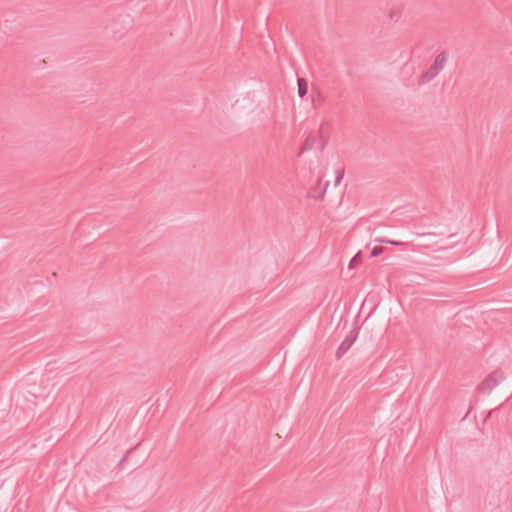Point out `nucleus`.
<instances>
[{
	"label": "nucleus",
	"mask_w": 512,
	"mask_h": 512,
	"mask_svg": "<svg viewBox=\"0 0 512 512\" xmlns=\"http://www.w3.org/2000/svg\"><path fill=\"white\" fill-rule=\"evenodd\" d=\"M307 93V83L304 79L298 78V94L300 97L305 96Z\"/></svg>",
	"instance_id": "nucleus-5"
},
{
	"label": "nucleus",
	"mask_w": 512,
	"mask_h": 512,
	"mask_svg": "<svg viewBox=\"0 0 512 512\" xmlns=\"http://www.w3.org/2000/svg\"><path fill=\"white\" fill-rule=\"evenodd\" d=\"M336 174L337 175H336V179H335V185L337 186L340 184L341 180L343 179V172L340 170H337Z\"/></svg>",
	"instance_id": "nucleus-8"
},
{
	"label": "nucleus",
	"mask_w": 512,
	"mask_h": 512,
	"mask_svg": "<svg viewBox=\"0 0 512 512\" xmlns=\"http://www.w3.org/2000/svg\"><path fill=\"white\" fill-rule=\"evenodd\" d=\"M382 252H383V248H382V247H380V246H375V247H373V249L371 250V256H372V257H377V256H379Z\"/></svg>",
	"instance_id": "nucleus-7"
},
{
	"label": "nucleus",
	"mask_w": 512,
	"mask_h": 512,
	"mask_svg": "<svg viewBox=\"0 0 512 512\" xmlns=\"http://www.w3.org/2000/svg\"><path fill=\"white\" fill-rule=\"evenodd\" d=\"M353 342H354V338H350L347 336L342 341V343L340 344V346L338 347V349L336 351L337 358L342 357L347 352V350L352 346Z\"/></svg>",
	"instance_id": "nucleus-3"
},
{
	"label": "nucleus",
	"mask_w": 512,
	"mask_h": 512,
	"mask_svg": "<svg viewBox=\"0 0 512 512\" xmlns=\"http://www.w3.org/2000/svg\"><path fill=\"white\" fill-rule=\"evenodd\" d=\"M328 185H329V182L327 181L322 186L321 179H319L317 184L310 189V191L308 193L309 197H311L313 199H322L326 193V189H327Z\"/></svg>",
	"instance_id": "nucleus-2"
},
{
	"label": "nucleus",
	"mask_w": 512,
	"mask_h": 512,
	"mask_svg": "<svg viewBox=\"0 0 512 512\" xmlns=\"http://www.w3.org/2000/svg\"><path fill=\"white\" fill-rule=\"evenodd\" d=\"M468 414H470V411H467V414H465V417L463 419H465L466 417H468Z\"/></svg>",
	"instance_id": "nucleus-10"
},
{
	"label": "nucleus",
	"mask_w": 512,
	"mask_h": 512,
	"mask_svg": "<svg viewBox=\"0 0 512 512\" xmlns=\"http://www.w3.org/2000/svg\"><path fill=\"white\" fill-rule=\"evenodd\" d=\"M468 414H470V411H467V414H465V417L463 419H465L466 417H468Z\"/></svg>",
	"instance_id": "nucleus-9"
},
{
	"label": "nucleus",
	"mask_w": 512,
	"mask_h": 512,
	"mask_svg": "<svg viewBox=\"0 0 512 512\" xmlns=\"http://www.w3.org/2000/svg\"><path fill=\"white\" fill-rule=\"evenodd\" d=\"M375 242H377V243H387V244H391V245H394V246H400V245L403 244V242L394 241V240H390V239H386V238H376Z\"/></svg>",
	"instance_id": "nucleus-6"
},
{
	"label": "nucleus",
	"mask_w": 512,
	"mask_h": 512,
	"mask_svg": "<svg viewBox=\"0 0 512 512\" xmlns=\"http://www.w3.org/2000/svg\"><path fill=\"white\" fill-rule=\"evenodd\" d=\"M447 61V54L446 52L442 51L440 52L434 60V63L427 69L425 72H423L418 80L419 85H425L432 81L445 67Z\"/></svg>",
	"instance_id": "nucleus-1"
},
{
	"label": "nucleus",
	"mask_w": 512,
	"mask_h": 512,
	"mask_svg": "<svg viewBox=\"0 0 512 512\" xmlns=\"http://www.w3.org/2000/svg\"><path fill=\"white\" fill-rule=\"evenodd\" d=\"M314 144H315V137L308 136L306 138L305 142L303 143V146L301 148L300 154L304 153L306 151L312 150L313 147H314Z\"/></svg>",
	"instance_id": "nucleus-4"
}]
</instances>
